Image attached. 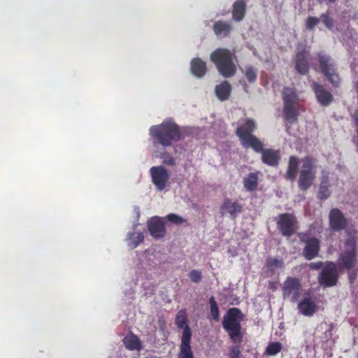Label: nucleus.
<instances>
[{"label": "nucleus", "instance_id": "1", "mask_svg": "<svg viewBox=\"0 0 358 358\" xmlns=\"http://www.w3.org/2000/svg\"><path fill=\"white\" fill-rule=\"evenodd\" d=\"M150 136L155 146L164 147L172 145L182 138L180 127L173 121L166 120L159 124L153 125L150 129Z\"/></svg>", "mask_w": 358, "mask_h": 358}, {"label": "nucleus", "instance_id": "2", "mask_svg": "<svg viewBox=\"0 0 358 358\" xmlns=\"http://www.w3.org/2000/svg\"><path fill=\"white\" fill-rule=\"evenodd\" d=\"M210 58L223 78H231L236 74V57L234 52L227 48H217L210 54Z\"/></svg>", "mask_w": 358, "mask_h": 358}, {"label": "nucleus", "instance_id": "3", "mask_svg": "<svg viewBox=\"0 0 358 358\" xmlns=\"http://www.w3.org/2000/svg\"><path fill=\"white\" fill-rule=\"evenodd\" d=\"M243 320V315L238 308H229L223 317L222 327L234 343H241L243 341V333L241 324Z\"/></svg>", "mask_w": 358, "mask_h": 358}, {"label": "nucleus", "instance_id": "4", "mask_svg": "<svg viewBox=\"0 0 358 358\" xmlns=\"http://www.w3.org/2000/svg\"><path fill=\"white\" fill-rule=\"evenodd\" d=\"M175 323L179 329H182L178 358H194L191 347L192 333L187 324L186 309H182L178 312Z\"/></svg>", "mask_w": 358, "mask_h": 358}, {"label": "nucleus", "instance_id": "5", "mask_svg": "<svg viewBox=\"0 0 358 358\" xmlns=\"http://www.w3.org/2000/svg\"><path fill=\"white\" fill-rule=\"evenodd\" d=\"M317 57L321 73L334 87H338L341 84V78L335 61L329 55L324 52H317Z\"/></svg>", "mask_w": 358, "mask_h": 358}, {"label": "nucleus", "instance_id": "6", "mask_svg": "<svg viewBox=\"0 0 358 358\" xmlns=\"http://www.w3.org/2000/svg\"><path fill=\"white\" fill-rule=\"evenodd\" d=\"M302 166L298 179L299 188L304 192L308 190L315 180V159L311 156H306L301 159Z\"/></svg>", "mask_w": 358, "mask_h": 358}, {"label": "nucleus", "instance_id": "7", "mask_svg": "<svg viewBox=\"0 0 358 358\" xmlns=\"http://www.w3.org/2000/svg\"><path fill=\"white\" fill-rule=\"evenodd\" d=\"M357 263L356 238L349 236L345 242V251L340 254L338 266L340 268L350 271Z\"/></svg>", "mask_w": 358, "mask_h": 358}, {"label": "nucleus", "instance_id": "8", "mask_svg": "<svg viewBox=\"0 0 358 358\" xmlns=\"http://www.w3.org/2000/svg\"><path fill=\"white\" fill-rule=\"evenodd\" d=\"M301 281L297 277L288 276L283 282L282 294L284 299L296 302L301 295Z\"/></svg>", "mask_w": 358, "mask_h": 358}, {"label": "nucleus", "instance_id": "9", "mask_svg": "<svg viewBox=\"0 0 358 358\" xmlns=\"http://www.w3.org/2000/svg\"><path fill=\"white\" fill-rule=\"evenodd\" d=\"M318 282L323 287H331L337 285L338 271L336 263L327 262L318 275Z\"/></svg>", "mask_w": 358, "mask_h": 358}, {"label": "nucleus", "instance_id": "10", "mask_svg": "<svg viewBox=\"0 0 358 358\" xmlns=\"http://www.w3.org/2000/svg\"><path fill=\"white\" fill-rule=\"evenodd\" d=\"M298 237L301 243L305 244L303 256L307 260H311L319 255L320 242L315 237H309L306 232L299 233Z\"/></svg>", "mask_w": 358, "mask_h": 358}, {"label": "nucleus", "instance_id": "11", "mask_svg": "<svg viewBox=\"0 0 358 358\" xmlns=\"http://www.w3.org/2000/svg\"><path fill=\"white\" fill-rule=\"evenodd\" d=\"M278 228L284 236L289 237L296 231L297 220L292 213H282L278 216Z\"/></svg>", "mask_w": 358, "mask_h": 358}, {"label": "nucleus", "instance_id": "12", "mask_svg": "<svg viewBox=\"0 0 358 358\" xmlns=\"http://www.w3.org/2000/svg\"><path fill=\"white\" fill-rule=\"evenodd\" d=\"M152 182L159 191L165 189L169 180L167 170L162 166H152L150 169Z\"/></svg>", "mask_w": 358, "mask_h": 358}, {"label": "nucleus", "instance_id": "13", "mask_svg": "<svg viewBox=\"0 0 358 358\" xmlns=\"http://www.w3.org/2000/svg\"><path fill=\"white\" fill-rule=\"evenodd\" d=\"M311 88L315 94L317 102L321 106H328L334 101V96L331 92L319 83L312 82Z\"/></svg>", "mask_w": 358, "mask_h": 358}, {"label": "nucleus", "instance_id": "14", "mask_svg": "<svg viewBox=\"0 0 358 358\" xmlns=\"http://www.w3.org/2000/svg\"><path fill=\"white\" fill-rule=\"evenodd\" d=\"M329 227L332 231H340L347 226V219L338 208H332L329 213Z\"/></svg>", "mask_w": 358, "mask_h": 358}, {"label": "nucleus", "instance_id": "15", "mask_svg": "<svg viewBox=\"0 0 358 358\" xmlns=\"http://www.w3.org/2000/svg\"><path fill=\"white\" fill-rule=\"evenodd\" d=\"M309 52L306 49L299 50L295 57V69L301 75H306L309 72Z\"/></svg>", "mask_w": 358, "mask_h": 358}, {"label": "nucleus", "instance_id": "16", "mask_svg": "<svg viewBox=\"0 0 358 358\" xmlns=\"http://www.w3.org/2000/svg\"><path fill=\"white\" fill-rule=\"evenodd\" d=\"M148 230L154 238H162L166 235L164 223L159 217H152L148 222Z\"/></svg>", "mask_w": 358, "mask_h": 358}, {"label": "nucleus", "instance_id": "17", "mask_svg": "<svg viewBox=\"0 0 358 358\" xmlns=\"http://www.w3.org/2000/svg\"><path fill=\"white\" fill-rule=\"evenodd\" d=\"M233 30V26L231 22L223 20H219L214 22L213 31L215 35L219 38L229 37Z\"/></svg>", "mask_w": 358, "mask_h": 358}, {"label": "nucleus", "instance_id": "18", "mask_svg": "<svg viewBox=\"0 0 358 358\" xmlns=\"http://www.w3.org/2000/svg\"><path fill=\"white\" fill-rule=\"evenodd\" d=\"M262 153V162L268 166L276 167L279 164L281 159L279 150L264 149L260 152Z\"/></svg>", "mask_w": 358, "mask_h": 358}, {"label": "nucleus", "instance_id": "19", "mask_svg": "<svg viewBox=\"0 0 358 358\" xmlns=\"http://www.w3.org/2000/svg\"><path fill=\"white\" fill-rule=\"evenodd\" d=\"M222 215L228 213L231 217L235 219L238 214L243 211V206L237 201H232L230 199H225L220 206Z\"/></svg>", "mask_w": 358, "mask_h": 358}, {"label": "nucleus", "instance_id": "20", "mask_svg": "<svg viewBox=\"0 0 358 358\" xmlns=\"http://www.w3.org/2000/svg\"><path fill=\"white\" fill-rule=\"evenodd\" d=\"M256 128L255 121L252 119H247L243 124L237 127L236 134L241 141L252 135V133Z\"/></svg>", "mask_w": 358, "mask_h": 358}, {"label": "nucleus", "instance_id": "21", "mask_svg": "<svg viewBox=\"0 0 358 358\" xmlns=\"http://www.w3.org/2000/svg\"><path fill=\"white\" fill-rule=\"evenodd\" d=\"M190 69L192 73L197 77L202 78L207 71L206 63L201 58L196 57L192 59L190 63Z\"/></svg>", "mask_w": 358, "mask_h": 358}, {"label": "nucleus", "instance_id": "22", "mask_svg": "<svg viewBox=\"0 0 358 358\" xmlns=\"http://www.w3.org/2000/svg\"><path fill=\"white\" fill-rule=\"evenodd\" d=\"M247 5L244 0H236L232 6V18L240 22L245 16Z\"/></svg>", "mask_w": 358, "mask_h": 358}, {"label": "nucleus", "instance_id": "23", "mask_svg": "<svg viewBox=\"0 0 358 358\" xmlns=\"http://www.w3.org/2000/svg\"><path fill=\"white\" fill-rule=\"evenodd\" d=\"M299 311L305 316H312L317 310V306L310 298L303 299L298 304Z\"/></svg>", "mask_w": 358, "mask_h": 358}, {"label": "nucleus", "instance_id": "24", "mask_svg": "<svg viewBox=\"0 0 358 358\" xmlns=\"http://www.w3.org/2000/svg\"><path fill=\"white\" fill-rule=\"evenodd\" d=\"M231 90L230 83L225 80L215 86V92L218 99L223 101L230 97Z\"/></svg>", "mask_w": 358, "mask_h": 358}, {"label": "nucleus", "instance_id": "25", "mask_svg": "<svg viewBox=\"0 0 358 358\" xmlns=\"http://www.w3.org/2000/svg\"><path fill=\"white\" fill-rule=\"evenodd\" d=\"M299 169V158L296 156H291L289 159L287 169L285 178L289 181H294L296 179Z\"/></svg>", "mask_w": 358, "mask_h": 358}, {"label": "nucleus", "instance_id": "26", "mask_svg": "<svg viewBox=\"0 0 358 358\" xmlns=\"http://www.w3.org/2000/svg\"><path fill=\"white\" fill-rule=\"evenodd\" d=\"M243 147L245 148H252L256 152H260L263 150L262 142L254 135H251L244 139L241 140Z\"/></svg>", "mask_w": 358, "mask_h": 358}, {"label": "nucleus", "instance_id": "27", "mask_svg": "<svg viewBox=\"0 0 358 358\" xmlns=\"http://www.w3.org/2000/svg\"><path fill=\"white\" fill-rule=\"evenodd\" d=\"M283 113L286 121L290 124L295 123L299 115L298 105L284 106Z\"/></svg>", "mask_w": 358, "mask_h": 358}, {"label": "nucleus", "instance_id": "28", "mask_svg": "<svg viewBox=\"0 0 358 358\" xmlns=\"http://www.w3.org/2000/svg\"><path fill=\"white\" fill-rule=\"evenodd\" d=\"M282 95L284 106L297 105L298 96L294 88L284 87Z\"/></svg>", "mask_w": 358, "mask_h": 358}, {"label": "nucleus", "instance_id": "29", "mask_svg": "<svg viewBox=\"0 0 358 358\" xmlns=\"http://www.w3.org/2000/svg\"><path fill=\"white\" fill-rule=\"evenodd\" d=\"M125 348L129 350H139L141 347L138 337L133 333H130L123 339Z\"/></svg>", "mask_w": 358, "mask_h": 358}, {"label": "nucleus", "instance_id": "30", "mask_svg": "<svg viewBox=\"0 0 358 358\" xmlns=\"http://www.w3.org/2000/svg\"><path fill=\"white\" fill-rule=\"evenodd\" d=\"M243 185L246 190L252 192L255 190L258 185V176L257 173H250L243 179Z\"/></svg>", "mask_w": 358, "mask_h": 358}, {"label": "nucleus", "instance_id": "31", "mask_svg": "<svg viewBox=\"0 0 358 358\" xmlns=\"http://www.w3.org/2000/svg\"><path fill=\"white\" fill-rule=\"evenodd\" d=\"M210 304V315L212 319L217 322L220 320V311L217 301L214 296H210L209 299Z\"/></svg>", "mask_w": 358, "mask_h": 358}, {"label": "nucleus", "instance_id": "32", "mask_svg": "<svg viewBox=\"0 0 358 358\" xmlns=\"http://www.w3.org/2000/svg\"><path fill=\"white\" fill-rule=\"evenodd\" d=\"M282 349V345L280 342L270 343L266 349V354L270 356H274L278 354Z\"/></svg>", "mask_w": 358, "mask_h": 358}, {"label": "nucleus", "instance_id": "33", "mask_svg": "<svg viewBox=\"0 0 358 358\" xmlns=\"http://www.w3.org/2000/svg\"><path fill=\"white\" fill-rule=\"evenodd\" d=\"M130 243L129 245L131 248L134 249L136 248L140 243H141L144 239L143 234L141 232L138 233H132L129 235Z\"/></svg>", "mask_w": 358, "mask_h": 358}, {"label": "nucleus", "instance_id": "34", "mask_svg": "<svg viewBox=\"0 0 358 358\" xmlns=\"http://www.w3.org/2000/svg\"><path fill=\"white\" fill-rule=\"evenodd\" d=\"M266 266L268 269L272 270L273 268H282L284 262L282 259L269 257L266 259Z\"/></svg>", "mask_w": 358, "mask_h": 358}, {"label": "nucleus", "instance_id": "35", "mask_svg": "<svg viewBox=\"0 0 358 358\" xmlns=\"http://www.w3.org/2000/svg\"><path fill=\"white\" fill-rule=\"evenodd\" d=\"M320 19L322 20V22L324 23L325 27L329 29H332L334 26V20L331 17L330 13L329 11L322 13L320 15Z\"/></svg>", "mask_w": 358, "mask_h": 358}, {"label": "nucleus", "instance_id": "36", "mask_svg": "<svg viewBox=\"0 0 358 358\" xmlns=\"http://www.w3.org/2000/svg\"><path fill=\"white\" fill-rule=\"evenodd\" d=\"M329 185H320L319 192L317 194V198L320 200L324 201L328 199L331 195V192L329 188Z\"/></svg>", "mask_w": 358, "mask_h": 358}, {"label": "nucleus", "instance_id": "37", "mask_svg": "<svg viewBox=\"0 0 358 358\" xmlns=\"http://www.w3.org/2000/svg\"><path fill=\"white\" fill-rule=\"evenodd\" d=\"M245 75L249 83H254L257 80V71L252 66H246Z\"/></svg>", "mask_w": 358, "mask_h": 358}, {"label": "nucleus", "instance_id": "38", "mask_svg": "<svg viewBox=\"0 0 358 358\" xmlns=\"http://www.w3.org/2000/svg\"><path fill=\"white\" fill-rule=\"evenodd\" d=\"M229 358H241V347L237 345L231 346L229 348Z\"/></svg>", "mask_w": 358, "mask_h": 358}, {"label": "nucleus", "instance_id": "39", "mask_svg": "<svg viewBox=\"0 0 358 358\" xmlns=\"http://www.w3.org/2000/svg\"><path fill=\"white\" fill-rule=\"evenodd\" d=\"M189 277L193 282L198 283L202 279V274L200 271L194 269L189 272Z\"/></svg>", "mask_w": 358, "mask_h": 358}, {"label": "nucleus", "instance_id": "40", "mask_svg": "<svg viewBox=\"0 0 358 358\" xmlns=\"http://www.w3.org/2000/svg\"><path fill=\"white\" fill-rule=\"evenodd\" d=\"M320 19L315 17H308L306 20V27L308 30H312L319 23Z\"/></svg>", "mask_w": 358, "mask_h": 358}, {"label": "nucleus", "instance_id": "41", "mask_svg": "<svg viewBox=\"0 0 358 358\" xmlns=\"http://www.w3.org/2000/svg\"><path fill=\"white\" fill-rule=\"evenodd\" d=\"M161 159H163V163L166 165L173 166L175 165V159L168 153L162 154L160 156Z\"/></svg>", "mask_w": 358, "mask_h": 358}, {"label": "nucleus", "instance_id": "42", "mask_svg": "<svg viewBox=\"0 0 358 358\" xmlns=\"http://www.w3.org/2000/svg\"><path fill=\"white\" fill-rule=\"evenodd\" d=\"M167 220L169 222L175 223L176 224H180L185 222V220L181 217L174 213H171L168 215Z\"/></svg>", "mask_w": 358, "mask_h": 358}, {"label": "nucleus", "instance_id": "43", "mask_svg": "<svg viewBox=\"0 0 358 358\" xmlns=\"http://www.w3.org/2000/svg\"><path fill=\"white\" fill-rule=\"evenodd\" d=\"M348 271H349L348 279H349L350 283L352 284V283H354L355 279L357 277V272L355 270H354V271L350 270Z\"/></svg>", "mask_w": 358, "mask_h": 358}, {"label": "nucleus", "instance_id": "44", "mask_svg": "<svg viewBox=\"0 0 358 358\" xmlns=\"http://www.w3.org/2000/svg\"><path fill=\"white\" fill-rule=\"evenodd\" d=\"M323 264L322 262H312L308 264V266L310 269L318 270L322 267Z\"/></svg>", "mask_w": 358, "mask_h": 358}, {"label": "nucleus", "instance_id": "45", "mask_svg": "<svg viewBox=\"0 0 358 358\" xmlns=\"http://www.w3.org/2000/svg\"><path fill=\"white\" fill-rule=\"evenodd\" d=\"M329 174L327 171H322V176L320 184L329 185Z\"/></svg>", "mask_w": 358, "mask_h": 358}, {"label": "nucleus", "instance_id": "46", "mask_svg": "<svg viewBox=\"0 0 358 358\" xmlns=\"http://www.w3.org/2000/svg\"><path fill=\"white\" fill-rule=\"evenodd\" d=\"M269 288L274 290L275 289V283L273 282H269Z\"/></svg>", "mask_w": 358, "mask_h": 358}, {"label": "nucleus", "instance_id": "47", "mask_svg": "<svg viewBox=\"0 0 358 358\" xmlns=\"http://www.w3.org/2000/svg\"><path fill=\"white\" fill-rule=\"evenodd\" d=\"M355 89H356L357 93L358 94V81L357 82V83L355 85Z\"/></svg>", "mask_w": 358, "mask_h": 358}, {"label": "nucleus", "instance_id": "48", "mask_svg": "<svg viewBox=\"0 0 358 358\" xmlns=\"http://www.w3.org/2000/svg\"><path fill=\"white\" fill-rule=\"evenodd\" d=\"M355 121L356 124L358 125V117H357L355 118Z\"/></svg>", "mask_w": 358, "mask_h": 358}, {"label": "nucleus", "instance_id": "49", "mask_svg": "<svg viewBox=\"0 0 358 358\" xmlns=\"http://www.w3.org/2000/svg\"><path fill=\"white\" fill-rule=\"evenodd\" d=\"M329 3H334L336 0H327Z\"/></svg>", "mask_w": 358, "mask_h": 358}, {"label": "nucleus", "instance_id": "50", "mask_svg": "<svg viewBox=\"0 0 358 358\" xmlns=\"http://www.w3.org/2000/svg\"><path fill=\"white\" fill-rule=\"evenodd\" d=\"M339 358H342V357H339Z\"/></svg>", "mask_w": 358, "mask_h": 358}]
</instances>
